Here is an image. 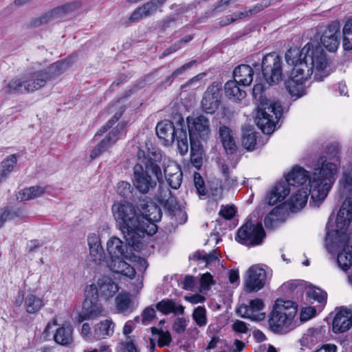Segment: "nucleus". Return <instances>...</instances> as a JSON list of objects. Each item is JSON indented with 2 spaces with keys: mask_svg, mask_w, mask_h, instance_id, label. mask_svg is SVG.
Returning <instances> with one entry per match:
<instances>
[{
  "mask_svg": "<svg viewBox=\"0 0 352 352\" xmlns=\"http://www.w3.org/2000/svg\"><path fill=\"white\" fill-rule=\"evenodd\" d=\"M337 166L333 163L327 162L322 157L314 168L312 176L309 177V189L300 188L293 195L288 202L292 212L301 210L307 204L309 195L317 205L323 201L336 181Z\"/></svg>",
  "mask_w": 352,
  "mask_h": 352,
  "instance_id": "f257e3e1",
  "label": "nucleus"
},
{
  "mask_svg": "<svg viewBox=\"0 0 352 352\" xmlns=\"http://www.w3.org/2000/svg\"><path fill=\"white\" fill-rule=\"evenodd\" d=\"M112 212L128 244L138 250L141 247V240L145 234L152 236L157 232V227L149 224L147 228L142 226V219L133 204L129 202H117L112 206Z\"/></svg>",
  "mask_w": 352,
  "mask_h": 352,
  "instance_id": "f03ea898",
  "label": "nucleus"
},
{
  "mask_svg": "<svg viewBox=\"0 0 352 352\" xmlns=\"http://www.w3.org/2000/svg\"><path fill=\"white\" fill-rule=\"evenodd\" d=\"M287 65L293 67L292 72L296 67L306 64L307 69H311V75L314 80L321 81L329 74L327 67L329 64L327 56L318 44L307 43L301 50L290 48L285 55Z\"/></svg>",
  "mask_w": 352,
  "mask_h": 352,
  "instance_id": "7ed1b4c3",
  "label": "nucleus"
},
{
  "mask_svg": "<svg viewBox=\"0 0 352 352\" xmlns=\"http://www.w3.org/2000/svg\"><path fill=\"white\" fill-rule=\"evenodd\" d=\"M65 63L58 61L43 70L28 72L4 80L1 91L4 94L32 93L43 87L47 81L60 76L64 71Z\"/></svg>",
  "mask_w": 352,
  "mask_h": 352,
  "instance_id": "20e7f679",
  "label": "nucleus"
},
{
  "mask_svg": "<svg viewBox=\"0 0 352 352\" xmlns=\"http://www.w3.org/2000/svg\"><path fill=\"white\" fill-rule=\"evenodd\" d=\"M140 162L133 168L134 186L142 194H146L154 189L157 182L163 181L161 168L157 164L161 156L155 151L146 153L140 151L138 153Z\"/></svg>",
  "mask_w": 352,
  "mask_h": 352,
  "instance_id": "39448f33",
  "label": "nucleus"
},
{
  "mask_svg": "<svg viewBox=\"0 0 352 352\" xmlns=\"http://www.w3.org/2000/svg\"><path fill=\"white\" fill-rule=\"evenodd\" d=\"M252 95L257 102V114L255 122L263 133H272L282 116L283 109L278 102L268 100L261 83L254 85Z\"/></svg>",
  "mask_w": 352,
  "mask_h": 352,
  "instance_id": "423d86ee",
  "label": "nucleus"
},
{
  "mask_svg": "<svg viewBox=\"0 0 352 352\" xmlns=\"http://www.w3.org/2000/svg\"><path fill=\"white\" fill-rule=\"evenodd\" d=\"M296 314L297 306L294 302L278 299L268 320L270 329L279 334L287 333L296 326Z\"/></svg>",
  "mask_w": 352,
  "mask_h": 352,
  "instance_id": "0eeeda50",
  "label": "nucleus"
},
{
  "mask_svg": "<svg viewBox=\"0 0 352 352\" xmlns=\"http://www.w3.org/2000/svg\"><path fill=\"white\" fill-rule=\"evenodd\" d=\"M347 228L341 230L336 226L338 236L335 241H332L331 244H330L329 234L326 239V245L330 252L342 250V252L338 254L337 263L339 267L344 272L347 271L352 265V235L346 233Z\"/></svg>",
  "mask_w": 352,
  "mask_h": 352,
  "instance_id": "6e6552de",
  "label": "nucleus"
},
{
  "mask_svg": "<svg viewBox=\"0 0 352 352\" xmlns=\"http://www.w3.org/2000/svg\"><path fill=\"white\" fill-rule=\"evenodd\" d=\"M180 126L181 128H176L172 122L164 120L157 123L155 129L157 135L166 145L172 144L177 140L179 153L184 155L188 151V133L182 123Z\"/></svg>",
  "mask_w": 352,
  "mask_h": 352,
  "instance_id": "1a4fd4ad",
  "label": "nucleus"
},
{
  "mask_svg": "<svg viewBox=\"0 0 352 352\" xmlns=\"http://www.w3.org/2000/svg\"><path fill=\"white\" fill-rule=\"evenodd\" d=\"M340 193L344 201L336 217L337 227L342 230L349 227L352 221V171H344L340 180Z\"/></svg>",
  "mask_w": 352,
  "mask_h": 352,
  "instance_id": "9d476101",
  "label": "nucleus"
},
{
  "mask_svg": "<svg viewBox=\"0 0 352 352\" xmlns=\"http://www.w3.org/2000/svg\"><path fill=\"white\" fill-rule=\"evenodd\" d=\"M186 122L190 138L191 151L199 146V140H206L211 132L209 119L204 116H188Z\"/></svg>",
  "mask_w": 352,
  "mask_h": 352,
  "instance_id": "9b49d317",
  "label": "nucleus"
},
{
  "mask_svg": "<svg viewBox=\"0 0 352 352\" xmlns=\"http://www.w3.org/2000/svg\"><path fill=\"white\" fill-rule=\"evenodd\" d=\"M265 232L261 223L254 224L247 221L237 231L236 240L247 246H255L262 243Z\"/></svg>",
  "mask_w": 352,
  "mask_h": 352,
  "instance_id": "f8f14e48",
  "label": "nucleus"
},
{
  "mask_svg": "<svg viewBox=\"0 0 352 352\" xmlns=\"http://www.w3.org/2000/svg\"><path fill=\"white\" fill-rule=\"evenodd\" d=\"M311 76V69H307L306 64L297 66L294 72H292L290 79L285 85V88L292 96L299 98L306 94L303 83Z\"/></svg>",
  "mask_w": 352,
  "mask_h": 352,
  "instance_id": "ddd939ff",
  "label": "nucleus"
},
{
  "mask_svg": "<svg viewBox=\"0 0 352 352\" xmlns=\"http://www.w3.org/2000/svg\"><path fill=\"white\" fill-rule=\"evenodd\" d=\"M261 68L263 78L268 84H276L282 80L281 58L276 53H270L263 56Z\"/></svg>",
  "mask_w": 352,
  "mask_h": 352,
  "instance_id": "4468645a",
  "label": "nucleus"
},
{
  "mask_svg": "<svg viewBox=\"0 0 352 352\" xmlns=\"http://www.w3.org/2000/svg\"><path fill=\"white\" fill-rule=\"evenodd\" d=\"M81 7L80 1H73L54 8L31 21L32 27H38L47 23L63 19L67 14L77 10Z\"/></svg>",
  "mask_w": 352,
  "mask_h": 352,
  "instance_id": "2eb2a0df",
  "label": "nucleus"
},
{
  "mask_svg": "<svg viewBox=\"0 0 352 352\" xmlns=\"http://www.w3.org/2000/svg\"><path fill=\"white\" fill-rule=\"evenodd\" d=\"M317 38L320 37V42L323 46L329 52H336L338 48L340 41V26L338 23H334L327 27L321 28L316 32Z\"/></svg>",
  "mask_w": 352,
  "mask_h": 352,
  "instance_id": "dca6fc26",
  "label": "nucleus"
},
{
  "mask_svg": "<svg viewBox=\"0 0 352 352\" xmlns=\"http://www.w3.org/2000/svg\"><path fill=\"white\" fill-rule=\"evenodd\" d=\"M138 209L140 216L144 217L142 219V226L144 228H147L148 223L156 226L155 223L159 221L162 216L161 208L151 201H140Z\"/></svg>",
  "mask_w": 352,
  "mask_h": 352,
  "instance_id": "f3484780",
  "label": "nucleus"
},
{
  "mask_svg": "<svg viewBox=\"0 0 352 352\" xmlns=\"http://www.w3.org/2000/svg\"><path fill=\"white\" fill-rule=\"evenodd\" d=\"M221 88L217 83L210 85L201 102V109L206 113L213 114L220 104Z\"/></svg>",
  "mask_w": 352,
  "mask_h": 352,
  "instance_id": "a211bd4d",
  "label": "nucleus"
},
{
  "mask_svg": "<svg viewBox=\"0 0 352 352\" xmlns=\"http://www.w3.org/2000/svg\"><path fill=\"white\" fill-rule=\"evenodd\" d=\"M264 303L261 299H254L250 301V305L243 304L236 309V314L245 318L252 320L261 321L265 317V314L262 312L264 309Z\"/></svg>",
  "mask_w": 352,
  "mask_h": 352,
  "instance_id": "6ab92c4d",
  "label": "nucleus"
},
{
  "mask_svg": "<svg viewBox=\"0 0 352 352\" xmlns=\"http://www.w3.org/2000/svg\"><path fill=\"white\" fill-rule=\"evenodd\" d=\"M248 277L245 284L250 292H257L262 289L266 282V272L258 265L251 266L248 270Z\"/></svg>",
  "mask_w": 352,
  "mask_h": 352,
  "instance_id": "aec40b11",
  "label": "nucleus"
},
{
  "mask_svg": "<svg viewBox=\"0 0 352 352\" xmlns=\"http://www.w3.org/2000/svg\"><path fill=\"white\" fill-rule=\"evenodd\" d=\"M125 128V124L119 123L108 135L103 139L92 150L90 157L94 160L100 155L109 147L113 145L122 136V131Z\"/></svg>",
  "mask_w": 352,
  "mask_h": 352,
  "instance_id": "412c9836",
  "label": "nucleus"
},
{
  "mask_svg": "<svg viewBox=\"0 0 352 352\" xmlns=\"http://www.w3.org/2000/svg\"><path fill=\"white\" fill-rule=\"evenodd\" d=\"M167 0H151L137 8L129 19V22L135 23L144 18L154 14L157 9L162 7Z\"/></svg>",
  "mask_w": 352,
  "mask_h": 352,
  "instance_id": "4be33fe9",
  "label": "nucleus"
},
{
  "mask_svg": "<svg viewBox=\"0 0 352 352\" xmlns=\"http://www.w3.org/2000/svg\"><path fill=\"white\" fill-rule=\"evenodd\" d=\"M164 174L168 186L173 189H178L182 182L183 173L180 166L175 162L164 164Z\"/></svg>",
  "mask_w": 352,
  "mask_h": 352,
  "instance_id": "5701e85b",
  "label": "nucleus"
},
{
  "mask_svg": "<svg viewBox=\"0 0 352 352\" xmlns=\"http://www.w3.org/2000/svg\"><path fill=\"white\" fill-rule=\"evenodd\" d=\"M105 315V311L98 300H85L83 304L82 313L78 317L79 323L85 320L95 319Z\"/></svg>",
  "mask_w": 352,
  "mask_h": 352,
  "instance_id": "b1692460",
  "label": "nucleus"
},
{
  "mask_svg": "<svg viewBox=\"0 0 352 352\" xmlns=\"http://www.w3.org/2000/svg\"><path fill=\"white\" fill-rule=\"evenodd\" d=\"M352 326V313L346 309L340 310L334 317L332 324L335 333H344Z\"/></svg>",
  "mask_w": 352,
  "mask_h": 352,
  "instance_id": "393cba45",
  "label": "nucleus"
},
{
  "mask_svg": "<svg viewBox=\"0 0 352 352\" xmlns=\"http://www.w3.org/2000/svg\"><path fill=\"white\" fill-rule=\"evenodd\" d=\"M290 188L286 181L278 182L266 197L270 206H274L280 202L289 194Z\"/></svg>",
  "mask_w": 352,
  "mask_h": 352,
  "instance_id": "a878e982",
  "label": "nucleus"
},
{
  "mask_svg": "<svg viewBox=\"0 0 352 352\" xmlns=\"http://www.w3.org/2000/svg\"><path fill=\"white\" fill-rule=\"evenodd\" d=\"M108 266L113 272L120 274L129 278H134L135 275V268L124 261V258H113Z\"/></svg>",
  "mask_w": 352,
  "mask_h": 352,
  "instance_id": "bb28decb",
  "label": "nucleus"
},
{
  "mask_svg": "<svg viewBox=\"0 0 352 352\" xmlns=\"http://www.w3.org/2000/svg\"><path fill=\"white\" fill-rule=\"evenodd\" d=\"M107 249L110 255L111 260L113 258H126V245L118 237L111 238L107 244Z\"/></svg>",
  "mask_w": 352,
  "mask_h": 352,
  "instance_id": "cd10ccee",
  "label": "nucleus"
},
{
  "mask_svg": "<svg viewBox=\"0 0 352 352\" xmlns=\"http://www.w3.org/2000/svg\"><path fill=\"white\" fill-rule=\"evenodd\" d=\"M97 284L99 287L100 296L105 300L112 298L119 289L118 284L108 277L99 278Z\"/></svg>",
  "mask_w": 352,
  "mask_h": 352,
  "instance_id": "c85d7f7f",
  "label": "nucleus"
},
{
  "mask_svg": "<svg viewBox=\"0 0 352 352\" xmlns=\"http://www.w3.org/2000/svg\"><path fill=\"white\" fill-rule=\"evenodd\" d=\"M234 78L239 84L248 86L253 80L254 72L248 65H240L233 72Z\"/></svg>",
  "mask_w": 352,
  "mask_h": 352,
  "instance_id": "c756f323",
  "label": "nucleus"
},
{
  "mask_svg": "<svg viewBox=\"0 0 352 352\" xmlns=\"http://www.w3.org/2000/svg\"><path fill=\"white\" fill-rule=\"evenodd\" d=\"M219 134L226 152L233 153L236 150V144L232 130L225 125H221L219 126Z\"/></svg>",
  "mask_w": 352,
  "mask_h": 352,
  "instance_id": "7c9ffc66",
  "label": "nucleus"
},
{
  "mask_svg": "<svg viewBox=\"0 0 352 352\" xmlns=\"http://www.w3.org/2000/svg\"><path fill=\"white\" fill-rule=\"evenodd\" d=\"M155 307L157 310L165 315H168L172 313L175 315L183 314L184 312V307L182 305L168 298L163 299L157 302Z\"/></svg>",
  "mask_w": 352,
  "mask_h": 352,
  "instance_id": "2f4dec72",
  "label": "nucleus"
},
{
  "mask_svg": "<svg viewBox=\"0 0 352 352\" xmlns=\"http://www.w3.org/2000/svg\"><path fill=\"white\" fill-rule=\"evenodd\" d=\"M309 177L308 172L301 167H295L285 178L289 186H298L305 184Z\"/></svg>",
  "mask_w": 352,
  "mask_h": 352,
  "instance_id": "473e14b6",
  "label": "nucleus"
},
{
  "mask_svg": "<svg viewBox=\"0 0 352 352\" xmlns=\"http://www.w3.org/2000/svg\"><path fill=\"white\" fill-rule=\"evenodd\" d=\"M116 307L118 313L128 315L135 309V304L127 294H119L116 298Z\"/></svg>",
  "mask_w": 352,
  "mask_h": 352,
  "instance_id": "72a5a7b5",
  "label": "nucleus"
},
{
  "mask_svg": "<svg viewBox=\"0 0 352 352\" xmlns=\"http://www.w3.org/2000/svg\"><path fill=\"white\" fill-rule=\"evenodd\" d=\"M114 324L110 320H104L96 324L94 327V336L96 340L106 338L113 335Z\"/></svg>",
  "mask_w": 352,
  "mask_h": 352,
  "instance_id": "f704fd0d",
  "label": "nucleus"
},
{
  "mask_svg": "<svg viewBox=\"0 0 352 352\" xmlns=\"http://www.w3.org/2000/svg\"><path fill=\"white\" fill-rule=\"evenodd\" d=\"M73 331L70 325L59 327L54 335V341L62 346H69L74 342Z\"/></svg>",
  "mask_w": 352,
  "mask_h": 352,
  "instance_id": "c9c22d12",
  "label": "nucleus"
},
{
  "mask_svg": "<svg viewBox=\"0 0 352 352\" xmlns=\"http://www.w3.org/2000/svg\"><path fill=\"white\" fill-rule=\"evenodd\" d=\"M87 241L91 258L96 263H100L104 259V256L99 238L96 234L89 235Z\"/></svg>",
  "mask_w": 352,
  "mask_h": 352,
  "instance_id": "e433bc0d",
  "label": "nucleus"
},
{
  "mask_svg": "<svg viewBox=\"0 0 352 352\" xmlns=\"http://www.w3.org/2000/svg\"><path fill=\"white\" fill-rule=\"evenodd\" d=\"M235 80L228 81L224 87L226 96L234 102H240L246 96V92L238 86Z\"/></svg>",
  "mask_w": 352,
  "mask_h": 352,
  "instance_id": "4c0bfd02",
  "label": "nucleus"
},
{
  "mask_svg": "<svg viewBox=\"0 0 352 352\" xmlns=\"http://www.w3.org/2000/svg\"><path fill=\"white\" fill-rule=\"evenodd\" d=\"M322 340L321 330L318 328L309 329L300 340L302 346L311 348Z\"/></svg>",
  "mask_w": 352,
  "mask_h": 352,
  "instance_id": "58836bf2",
  "label": "nucleus"
},
{
  "mask_svg": "<svg viewBox=\"0 0 352 352\" xmlns=\"http://www.w3.org/2000/svg\"><path fill=\"white\" fill-rule=\"evenodd\" d=\"M44 305L43 299L33 294H28L24 298V307L28 314L36 313Z\"/></svg>",
  "mask_w": 352,
  "mask_h": 352,
  "instance_id": "ea45409f",
  "label": "nucleus"
},
{
  "mask_svg": "<svg viewBox=\"0 0 352 352\" xmlns=\"http://www.w3.org/2000/svg\"><path fill=\"white\" fill-rule=\"evenodd\" d=\"M45 188L41 186H31L18 192L16 199L19 201H28L42 196L45 193Z\"/></svg>",
  "mask_w": 352,
  "mask_h": 352,
  "instance_id": "a19ab883",
  "label": "nucleus"
},
{
  "mask_svg": "<svg viewBox=\"0 0 352 352\" xmlns=\"http://www.w3.org/2000/svg\"><path fill=\"white\" fill-rule=\"evenodd\" d=\"M342 46L344 50H352V18H349L342 30Z\"/></svg>",
  "mask_w": 352,
  "mask_h": 352,
  "instance_id": "79ce46f5",
  "label": "nucleus"
},
{
  "mask_svg": "<svg viewBox=\"0 0 352 352\" xmlns=\"http://www.w3.org/2000/svg\"><path fill=\"white\" fill-rule=\"evenodd\" d=\"M340 146L337 143H335V144H330L328 147H327V155L329 156V159L331 160H335L336 162L338 163H336V162H329L327 160V157L326 156H322V157H320L318 161L315 163L314 164V168L316 167V164L319 162V160L324 157L326 161L327 162H330V163H333L336 165V166L338 167V165L340 164ZM336 173H338V170H336ZM337 173H336V175Z\"/></svg>",
  "mask_w": 352,
  "mask_h": 352,
  "instance_id": "37998d69",
  "label": "nucleus"
},
{
  "mask_svg": "<svg viewBox=\"0 0 352 352\" xmlns=\"http://www.w3.org/2000/svg\"><path fill=\"white\" fill-rule=\"evenodd\" d=\"M116 352H140L131 336H126L125 340L118 343Z\"/></svg>",
  "mask_w": 352,
  "mask_h": 352,
  "instance_id": "c03bdc74",
  "label": "nucleus"
},
{
  "mask_svg": "<svg viewBox=\"0 0 352 352\" xmlns=\"http://www.w3.org/2000/svg\"><path fill=\"white\" fill-rule=\"evenodd\" d=\"M17 160L15 155L8 156L6 160L2 162L1 169L0 170V180L3 179L6 175L12 170Z\"/></svg>",
  "mask_w": 352,
  "mask_h": 352,
  "instance_id": "a18cd8bd",
  "label": "nucleus"
},
{
  "mask_svg": "<svg viewBox=\"0 0 352 352\" xmlns=\"http://www.w3.org/2000/svg\"><path fill=\"white\" fill-rule=\"evenodd\" d=\"M280 212L281 209L276 207L265 217L264 223L266 228H273L277 226Z\"/></svg>",
  "mask_w": 352,
  "mask_h": 352,
  "instance_id": "49530a36",
  "label": "nucleus"
},
{
  "mask_svg": "<svg viewBox=\"0 0 352 352\" xmlns=\"http://www.w3.org/2000/svg\"><path fill=\"white\" fill-rule=\"evenodd\" d=\"M192 319L199 327L206 326L207 324L206 308L202 306L195 308L192 314Z\"/></svg>",
  "mask_w": 352,
  "mask_h": 352,
  "instance_id": "de8ad7c7",
  "label": "nucleus"
},
{
  "mask_svg": "<svg viewBox=\"0 0 352 352\" xmlns=\"http://www.w3.org/2000/svg\"><path fill=\"white\" fill-rule=\"evenodd\" d=\"M151 331L153 334H157L159 336L158 338V345L160 347H163L165 346H168L172 341V338L170 333L168 331H164L163 330H159L156 327H152Z\"/></svg>",
  "mask_w": 352,
  "mask_h": 352,
  "instance_id": "09e8293b",
  "label": "nucleus"
},
{
  "mask_svg": "<svg viewBox=\"0 0 352 352\" xmlns=\"http://www.w3.org/2000/svg\"><path fill=\"white\" fill-rule=\"evenodd\" d=\"M306 294L309 298L322 305L326 302L327 293L319 288H311L307 290Z\"/></svg>",
  "mask_w": 352,
  "mask_h": 352,
  "instance_id": "8fccbe9b",
  "label": "nucleus"
},
{
  "mask_svg": "<svg viewBox=\"0 0 352 352\" xmlns=\"http://www.w3.org/2000/svg\"><path fill=\"white\" fill-rule=\"evenodd\" d=\"M118 193L126 199H131L133 197V188L126 182H120L117 186Z\"/></svg>",
  "mask_w": 352,
  "mask_h": 352,
  "instance_id": "3c124183",
  "label": "nucleus"
},
{
  "mask_svg": "<svg viewBox=\"0 0 352 352\" xmlns=\"http://www.w3.org/2000/svg\"><path fill=\"white\" fill-rule=\"evenodd\" d=\"M193 256L197 260H203L207 265L218 260V254L214 250L208 254L204 252H197L194 254Z\"/></svg>",
  "mask_w": 352,
  "mask_h": 352,
  "instance_id": "603ef678",
  "label": "nucleus"
},
{
  "mask_svg": "<svg viewBox=\"0 0 352 352\" xmlns=\"http://www.w3.org/2000/svg\"><path fill=\"white\" fill-rule=\"evenodd\" d=\"M257 133L255 132L248 133L243 137L242 144L248 151H252L255 148L256 144Z\"/></svg>",
  "mask_w": 352,
  "mask_h": 352,
  "instance_id": "864d4df0",
  "label": "nucleus"
},
{
  "mask_svg": "<svg viewBox=\"0 0 352 352\" xmlns=\"http://www.w3.org/2000/svg\"><path fill=\"white\" fill-rule=\"evenodd\" d=\"M85 294L86 297L85 300H98V296L100 295L98 285L91 284L88 285L85 289Z\"/></svg>",
  "mask_w": 352,
  "mask_h": 352,
  "instance_id": "5fc2aeb1",
  "label": "nucleus"
},
{
  "mask_svg": "<svg viewBox=\"0 0 352 352\" xmlns=\"http://www.w3.org/2000/svg\"><path fill=\"white\" fill-rule=\"evenodd\" d=\"M194 184L199 195H205L206 190L204 182L199 173H195L194 175Z\"/></svg>",
  "mask_w": 352,
  "mask_h": 352,
  "instance_id": "6e6d98bb",
  "label": "nucleus"
},
{
  "mask_svg": "<svg viewBox=\"0 0 352 352\" xmlns=\"http://www.w3.org/2000/svg\"><path fill=\"white\" fill-rule=\"evenodd\" d=\"M214 280L212 275L207 272L202 275L200 279V285L201 290L207 291L209 289L210 287L213 285Z\"/></svg>",
  "mask_w": 352,
  "mask_h": 352,
  "instance_id": "4d7b16f0",
  "label": "nucleus"
},
{
  "mask_svg": "<svg viewBox=\"0 0 352 352\" xmlns=\"http://www.w3.org/2000/svg\"><path fill=\"white\" fill-rule=\"evenodd\" d=\"M81 336L84 340L89 342L96 341L94 336V332H91V327L89 323H84L82 326Z\"/></svg>",
  "mask_w": 352,
  "mask_h": 352,
  "instance_id": "13d9d810",
  "label": "nucleus"
},
{
  "mask_svg": "<svg viewBox=\"0 0 352 352\" xmlns=\"http://www.w3.org/2000/svg\"><path fill=\"white\" fill-rule=\"evenodd\" d=\"M186 320L184 318H177L173 324V329L177 333H184L186 329Z\"/></svg>",
  "mask_w": 352,
  "mask_h": 352,
  "instance_id": "bf43d9fd",
  "label": "nucleus"
},
{
  "mask_svg": "<svg viewBox=\"0 0 352 352\" xmlns=\"http://www.w3.org/2000/svg\"><path fill=\"white\" fill-rule=\"evenodd\" d=\"M196 63V61L195 60H192L188 63H186L184 64L183 66H182L181 67L177 69L176 70H175L173 74L168 76L167 78H166V81H172V79L177 77V76L182 74L184 72H185L186 70L188 69L189 68H190L195 63Z\"/></svg>",
  "mask_w": 352,
  "mask_h": 352,
  "instance_id": "052dcab7",
  "label": "nucleus"
},
{
  "mask_svg": "<svg viewBox=\"0 0 352 352\" xmlns=\"http://www.w3.org/2000/svg\"><path fill=\"white\" fill-rule=\"evenodd\" d=\"M316 313V311L314 308L308 307H305L302 309L300 313V320L301 321H307L314 317Z\"/></svg>",
  "mask_w": 352,
  "mask_h": 352,
  "instance_id": "680f3d73",
  "label": "nucleus"
},
{
  "mask_svg": "<svg viewBox=\"0 0 352 352\" xmlns=\"http://www.w3.org/2000/svg\"><path fill=\"white\" fill-rule=\"evenodd\" d=\"M219 214L226 219H230L234 217L235 210L233 206H222Z\"/></svg>",
  "mask_w": 352,
  "mask_h": 352,
  "instance_id": "e2e57ef3",
  "label": "nucleus"
},
{
  "mask_svg": "<svg viewBox=\"0 0 352 352\" xmlns=\"http://www.w3.org/2000/svg\"><path fill=\"white\" fill-rule=\"evenodd\" d=\"M232 329L240 333H246L248 331L246 323L241 320H236L232 324Z\"/></svg>",
  "mask_w": 352,
  "mask_h": 352,
  "instance_id": "0e129e2a",
  "label": "nucleus"
},
{
  "mask_svg": "<svg viewBox=\"0 0 352 352\" xmlns=\"http://www.w3.org/2000/svg\"><path fill=\"white\" fill-rule=\"evenodd\" d=\"M175 19L172 16H168L165 19L158 22V27L160 30L164 31L167 28L171 26V24L174 23Z\"/></svg>",
  "mask_w": 352,
  "mask_h": 352,
  "instance_id": "69168bd1",
  "label": "nucleus"
},
{
  "mask_svg": "<svg viewBox=\"0 0 352 352\" xmlns=\"http://www.w3.org/2000/svg\"><path fill=\"white\" fill-rule=\"evenodd\" d=\"M155 317V310L153 307H146L142 313V320L144 322L146 321H151Z\"/></svg>",
  "mask_w": 352,
  "mask_h": 352,
  "instance_id": "338daca9",
  "label": "nucleus"
},
{
  "mask_svg": "<svg viewBox=\"0 0 352 352\" xmlns=\"http://www.w3.org/2000/svg\"><path fill=\"white\" fill-rule=\"evenodd\" d=\"M183 288L186 290H191L195 287V280L192 276H186L183 282Z\"/></svg>",
  "mask_w": 352,
  "mask_h": 352,
  "instance_id": "774afa93",
  "label": "nucleus"
}]
</instances>
